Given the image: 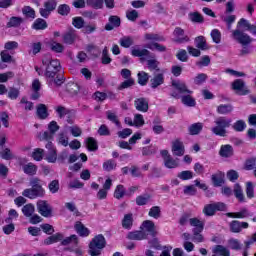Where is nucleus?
<instances>
[{
  "instance_id": "f257e3e1",
  "label": "nucleus",
  "mask_w": 256,
  "mask_h": 256,
  "mask_svg": "<svg viewBox=\"0 0 256 256\" xmlns=\"http://www.w3.org/2000/svg\"><path fill=\"white\" fill-rule=\"evenodd\" d=\"M172 87H174V89H177L178 93L182 95L181 103H183V105H185L186 107H195V105H197L195 98L191 96L193 94V91L189 90L185 82L181 80H172Z\"/></svg>"
},
{
  "instance_id": "f03ea898",
  "label": "nucleus",
  "mask_w": 256,
  "mask_h": 256,
  "mask_svg": "<svg viewBox=\"0 0 256 256\" xmlns=\"http://www.w3.org/2000/svg\"><path fill=\"white\" fill-rule=\"evenodd\" d=\"M30 187L22 192L23 197L27 199H37L39 197H45V188H43V180L38 177L30 179Z\"/></svg>"
},
{
  "instance_id": "7ed1b4c3",
  "label": "nucleus",
  "mask_w": 256,
  "mask_h": 256,
  "mask_svg": "<svg viewBox=\"0 0 256 256\" xmlns=\"http://www.w3.org/2000/svg\"><path fill=\"white\" fill-rule=\"evenodd\" d=\"M42 65L45 67L44 75L46 79H55L57 73L61 71V62L57 59H53L49 54L43 57Z\"/></svg>"
},
{
  "instance_id": "20e7f679",
  "label": "nucleus",
  "mask_w": 256,
  "mask_h": 256,
  "mask_svg": "<svg viewBox=\"0 0 256 256\" xmlns=\"http://www.w3.org/2000/svg\"><path fill=\"white\" fill-rule=\"evenodd\" d=\"M107 245V240L103 234L96 235L89 244L88 253L91 256H101V251L105 249Z\"/></svg>"
},
{
  "instance_id": "39448f33",
  "label": "nucleus",
  "mask_w": 256,
  "mask_h": 256,
  "mask_svg": "<svg viewBox=\"0 0 256 256\" xmlns=\"http://www.w3.org/2000/svg\"><path fill=\"white\" fill-rule=\"evenodd\" d=\"M189 223L191 227H194L192 230V233H193L192 241L194 243H203V241H205V238L201 235V233H203L205 224H203V222H201V220H199L198 218H191L189 220Z\"/></svg>"
},
{
  "instance_id": "423d86ee",
  "label": "nucleus",
  "mask_w": 256,
  "mask_h": 256,
  "mask_svg": "<svg viewBox=\"0 0 256 256\" xmlns=\"http://www.w3.org/2000/svg\"><path fill=\"white\" fill-rule=\"evenodd\" d=\"M36 208L42 217H53V207L51 204H49V202H47V200H38L36 203Z\"/></svg>"
},
{
  "instance_id": "0eeeda50",
  "label": "nucleus",
  "mask_w": 256,
  "mask_h": 256,
  "mask_svg": "<svg viewBox=\"0 0 256 256\" xmlns=\"http://www.w3.org/2000/svg\"><path fill=\"white\" fill-rule=\"evenodd\" d=\"M231 89L236 93V95L240 96L249 95V93H251L243 79L234 80L231 84Z\"/></svg>"
},
{
  "instance_id": "6e6552de",
  "label": "nucleus",
  "mask_w": 256,
  "mask_h": 256,
  "mask_svg": "<svg viewBox=\"0 0 256 256\" xmlns=\"http://www.w3.org/2000/svg\"><path fill=\"white\" fill-rule=\"evenodd\" d=\"M233 37L235 41L242 45V47H247V45H251V43H253V38H251V36L241 31L240 29H236L233 31Z\"/></svg>"
},
{
  "instance_id": "1a4fd4ad",
  "label": "nucleus",
  "mask_w": 256,
  "mask_h": 256,
  "mask_svg": "<svg viewBox=\"0 0 256 256\" xmlns=\"http://www.w3.org/2000/svg\"><path fill=\"white\" fill-rule=\"evenodd\" d=\"M55 9H57V0H47L44 2V8H40V15L47 19Z\"/></svg>"
},
{
  "instance_id": "9d476101",
  "label": "nucleus",
  "mask_w": 256,
  "mask_h": 256,
  "mask_svg": "<svg viewBox=\"0 0 256 256\" xmlns=\"http://www.w3.org/2000/svg\"><path fill=\"white\" fill-rule=\"evenodd\" d=\"M163 83H165V71L154 72V75L150 80L151 89H157V87H161Z\"/></svg>"
},
{
  "instance_id": "9b49d317",
  "label": "nucleus",
  "mask_w": 256,
  "mask_h": 256,
  "mask_svg": "<svg viewBox=\"0 0 256 256\" xmlns=\"http://www.w3.org/2000/svg\"><path fill=\"white\" fill-rule=\"evenodd\" d=\"M141 231L147 234V237L151 235V237H157V230L155 229V223L151 220H145L141 227Z\"/></svg>"
},
{
  "instance_id": "f8f14e48",
  "label": "nucleus",
  "mask_w": 256,
  "mask_h": 256,
  "mask_svg": "<svg viewBox=\"0 0 256 256\" xmlns=\"http://www.w3.org/2000/svg\"><path fill=\"white\" fill-rule=\"evenodd\" d=\"M134 107L136 111H140V113H147V111H149V99L145 97L135 99Z\"/></svg>"
},
{
  "instance_id": "ddd939ff",
  "label": "nucleus",
  "mask_w": 256,
  "mask_h": 256,
  "mask_svg": "<svg viewBox=\"0 0 256 256\" xmlns=\"http://www.w3.org/2000/svg\"><path fill=\"white\" fill-rule=\"evenodd\" d=\"M174 35V41L175 43H189L191 39L189 36H185V30H183L181 27H176L173 32Z\"/></svg>"
},
{
  "instance_id": "4468645a",
  "label": "nucleus",
  "mask_w": 256,
  "mask_h": 256,
  "mask_svg": "<svg viewBox=\"0 0 256 256\" xmlns=\"http://www.w3.org/2000/svg\"><path fill=\"white\" fill-rule=\"evenodd\" d=\"M216 126L212 128V133L219 137H225V118L219 117L215 121Z\"/></svg>"
},
{
  "instance_id": "2eb2a0df",
  "label": "nucleus",
  "mask_w": 256,
  "mask_h": 256,
  "mask_svg": "<svg viewBox=\"0 0 256 256\" xmlns=\"http://www.w3.org/2000/svg\"><path fill=\"white\" fill-rule=\"evenodd\" d=\"M243 229H249V223L240 222L239 220H234L229 223V230L231 233H241Z\"/></svg>"
},
{
  "instance_id": "dca6fc26",
  "label": "nucleus",
  "mask_w": 256,
  "mask_h": 256,
  "mask_svg": "<svg viewBox=\"0 0 256 256\" xmlns=\"http://www.w3.org/2000/svg\"><path fill=\"white\" fill-rule=\"evenodd\" d=\"M113 187V180L111 178L106 179L105 183L103 184V188L100 189L96 195L97 199L103 200L107 199V193Z\"/></svg>"
},
{
  "instance_id": "f3484780",
  "label": "nucleus",
  "mask_w": 256,
  "mask_h": 256,
  "mask_svg": "<svg viewBox=\"0 0 256 256\" xmlns=\"http://www.w3.org/2000/svg\"><path fill=\"white\" fill-rule=\"evenodd\" d=\"M172 153L176 157H183L185 155V145L181 140L177 139L172 143Z\"/></svg>"
},
{
  "instance_id": "a211bd4d",
  "label": "nucleus",
  "mask_w": 256,
  "mask_h": 256,
  "mask_svg": "<svg viewBox=\"0 0 256 256\" xmlns=\"http://www.w3.org/2000/svg\"><path fill=\"white\" fill-rule=\"evenodd\" d=\"M121 27V18L119 16L112 15L108 18V23L105 25L106 31H113V29H117Z\"/></svg>"
},
{
  "instance_id": "6ab92c4d",
  "label": "nucleus",
  "mask_w": 256,
  "mask_h": 256,
  "mask_svg": "<svg viewBox=\"0 0 256 256\" xmlns=\"http://www.w3.org/2000/svg\"><path fill=\"white\" fill-rule=\"evenodd\" d=\"M226 217H230L231 219H247V217H251V213H249V209L242 208L239 212L226 213Z\"/></svg>"
},
{
  "instance_id": "aec40b11",
  "label": "nucleus",
  "mask_w": 256,
  "mask_h": 256,
  "mask_svg": "<svg viewBox=\"0 0 256 256\" xmlns=\"http://www.w3.org/2000/svg\"><path fill=\"white\" fill-rule=\"evenodd\" d=\"M127 239H130V241H143V239H147V233L142 230L129 232Z\"/></svg>"
},
{
  "instance_id": "412c9836",
  "label": "nucleus",
  "mask_w": 256,
  "mask_h": 256,
  "mask_svg": "<svg viewBox=\"0 0 256 256\" xmlns=\"http://www.w3.org/2000/svg\"><path fill=\"white\" fill-rule=\"evenodd\" d=\"M24 21L25 20L22 17L12 16L7 22L6 27L8 29H11V28L17 29L18 27H21V25H23Z\"/></svg>"
},
{
  "instance_id": "4be33fe9",
  "label": "nucleus",
  "mask_w": 256,
  "mask_h": 256,
  "mask_svg": "<svg viewBox=\"0 0 256 256\" xmlns=\"http://www.w3.org/2000/svg\"><path fill=\"white\" fill-rule=\"evenodd\" d=\"M36 115L38 119L45 120L49 117V110L47 109V105L38 104L36 107Z\"/></svg>"
},
{
  "instance_id": "5701e85b",
  "label": "nucleus",
  "mask_w": 256,
  "mask_h": 256,
  "mask_svg": "<svg viewBox=\"0 0 256 256\" xmlns=\"http://www.w3.org/2000/svg\"><path fill=\"white\" fill-rule=\"evenodd\" d=\"M194 44L197 49H200V51H207L209 47L207 46V39H205V36H197L194 39Z\"/></svg>"
},
{
  "instance_id": "b1692460",
  "label": "nucleus",
  "mask_w": 256,
  "mask_h": 256,
  "mask_svg": "<svg viewBox=\"0 0 256 256\" xmlns=\"http://www.w3.org/2000/svg\"><path fill=\"white\" fill-rule=\"evenodd\" d=\"M75 231L76 233H78V235H80V237H89V233H91L89 231V228L85 227V225H83V223L81 222H76L75 224Z\"/></svg>"
},
{
  "instance_id": "393cba45",
  "label": "nucleus",
  "mask_w": 256,
  "mask_h": 256,
  "mask_svg": "<svg viewBox=\"0 0 256 256\" xmlns=\"http://www.w3.org/2000/svg\"><path fill=\"white\" fill-rule=\"evenodd\" d=\"M145 47L146 49H150V51H158L159 53H165V51H167V46L157 42L148 43Z\"/></svg>"
},
{
  "instance_id": "a878e982",
  "label": "nucleus",
  "mask_w": 256,
  "mask_h": 256,
  "mask_svg": "<svg viewBox=\"0 0 256 256\" xmlns=\"http://www.w3.org/2000/svg\"><path fill=\"white\" fill-rule=\"evenodd\" d=\"M47 27V21H45L43 18H37L32 24V29L35 31H44V29H47Z\"/></svg>"
},
{
  "instance_id": "bb28decb",
  "label": "nucleus",
  "mask_w": 256,
  "mask_h": 256,
  "mask_svg": "<svg viewBox=\"0 0 256 256\" xmlns=\"http://www.w3.org/2000/svg\"><path fill=\"white\" fill-rule=\"evenodd\" d=\"M234 196L240 203H245V194L243 193V188L239 184L234 185Z\"/></svg>"
},
{
  "instance_id": "cd10ccee",
  "label": "nucleus",
  "mask_w": 256,
  "mask_h": 256,
  "mask_svg": "<svg viewBox=\"0 0 256 256\" xmlns=\"http://www.w3.org/2000/svg\"><path fill=\"white\" fill-rule=\"evenodd\" d=\"M63 237L64 236L61 233L53 234L44 240V245H53V243H59V241H63Z\"/></svg>"
},
{
  "instance_id": "c85d7f7f",
  "label": "nucleus",
  "mask_w": 256,
  "mask_h": 256,
  "mask_svg": "<svg viewBox=\"0 0 256 256\" xmlns=\"http://www.w3.org/2000/svg\"><path fill=\"white\" fill-rule=\"evenodd\" d=\"M223 177H225V174L223 172H217L216 174H213L211 176V181L215 187H221L223 185Z\"/></svg>"
},
{
  "instance_id": "c756f323",
  "label": "nucleus",
  "mask_w": 256,
  "mask_h": 256,
  "mask_svg": "<svg viewBox=\"0 0 256 256\" xmlns=\"http://www.w3.org/2000/svg\"><path fill=\"white\" fill-rule=\"evenodd\" d=\"M188 131L190 135H199V133L203 131V123L197 122V123L191 124L188 128Z\"/></svg>"
},
{
  "instance_id": "7c9ffc66",
  "label": "nucleus",
  "mask_w": 256,
  "mask_h": 256,
  "mask_svg": "<svg viewBox=\"0 0 256 256\" xmlns=\"http://www.w3.org/2000/svg\"><path fill=\"white\" fill-rule=\"evenodd\" d=\"M164 166L167 169H177V167H179V159H174L170 156L164 160Z\"/></svg>"
},
{
  "instance_id": "2f4dec72",
  "label": "nucleus",
  "mask_w": 256,
  "mask_h": 256,
  "mask_svg": "<svg viewBox=\"0 0 256 256\" xmlns=\"http://www.w3.org/2000/svg\"><path fill=\"white\" fill-rule=\"evenodd\" d=\"M122 227L123 229H131L133 227V214L129 213L124 215V218L122 220Z\"/></svg>"
},
{
  "instance_id": "473e14b6",
  "label": "nucleus",
  "mask_w": 256,
  "mask_h": 256,
  "mask_svg": "<svg viewBox=\"0 0 256 256\" xmlns=\"http://www.w3.org/2000/svg\"><path fill=\"white\" fill-rule=\"evenodd\" d=\"M151 201V195L144 194L136 197V205L139 207H143V205H147Z\"/></svg>"
},
{
  "instance_id": "72a5a7b5",
  "label": "nucleus",
  "mask_w": 256,
  "mask_h": 256,
  "mask_svg": "<svg viewBox=\"0 0 256 256\" xmlns=\"http://www.w3.org/2000/svg\"><path fill=\"white\" fill-rule=\"evenodd\" d=\"M147 66L150 71H155L154 73H161V71H165L159 68V61H157L156 59L148 60Z\"/></svg>"
},
{
  "instance_id": "f704fd0d",
  "label": "nucleus",
  "mask_w": 256,
  "mask_h": 256,
  "mask_svg": "<svg viewBox=\"0 0 256 256\" xmlns=\"http://www.w3.org/2000/svg\"><path fill=\"white\" fill-rule=\"evenodd\" d=\"M20 95H21V90H19V88L10 87L8 89V94H7L8 99L15 101V100L19 99Z\"/></svg>"
},
{
  "instance_id": "c9c22d12",
  "label": "nucleus",
  "mask_w": 256,
  "mask_h": 256,
  "mask_svg": "<svg viewBox=\"0 0 256 256\" xmlns=\"http://www.w3.org/2000/svg\"><path fill=\"white\" fill-rule=\"evenodd\" d=\"M23 171L26 175H36L37 174V166L33 163H28L23 166Z\"/></svg>"
},
{
  "instance_id": "e433bc0d",
  "label": "nucleus",
  "mask_w": 256,
  "mask_h": 256,
  "mask_svg": "<svg viewBox=\"0 0 256 256\" xmlns=\"http://www.w3.org/2000/svg\"><path fill=\"white\" fill-rule=\"evenodd\" d=\"M48 189L52 195H55V193H59V189H61V184L59 183L58 179L52 180L48 184Z\"/></svg>"
},
{
  "instance_id": "4c0bfd02",
  "label": "nucleus",
  "mask_w": 256,
  "mask_h": 256,
  "mask_svg": "<svg viewBox=\"0 0 256 256\" xmlns=\"http://www.w3.org/2000/svg\"><path fill=\"white\" fill-rule=\"evenodd\" d=\"M22 15H24L26 19H35V9H33L31 6H24L22 8Z\"/></svg>"
},
{
  "instance_id": "58836bf2",
  "label": "nucleus",
  "mask_w": 256,
  "mask_h": 256,
  "mask_svg": "<svg viewBox=\"0 0 256 256\" xmlns=\"http://www.w3.org/2000/svg\"><path fill=\"white\" fill-rule=\"evenodd\" d=\"M138 77V84L142 87H145L147 83L149 82V74L145 71H141L137 74Z\"/></svg>"
},
{
  "instance_id": "ea45409f",
  "label": "nucleus",
  "mask_w": 256,
  "mask_h": 256,
  "mask_svg": "<svg viewBox=\"0 0 256 256\" xmlns=\"http://www.w3.org/2000/svg\"><path fill=\"white\" fill-rule=\"evenodd\" d=\"M86 147L88 151H97L99 149V145L97 144V140L93 137H88L86 139Z\"/></svg>"
},
{
  "instance_id": "a19ab883",
  "label": "nucleus",
  "mask_w": 256,
  "mask_h": 256,
  "mask_svg": "<svg viewBox=\"0 0 256 256\" xmlns=\"http://www.w3.org/2000/svg\"><path fill=\"white\" fill-rule=\"evenodd\" d=\"M157 153V146L150 145L142 148L143 157H149L151 155H155Z\"/></svg>"
},
{
  "instance_id": "79ce46f5",
  "label": "nucleus",
  "mask_w": 256,
  "mask_h": 256,
  "mask_svg": "<svg viewBox=\"0 0 256 256\" xmlns=\"http://www.w3.org/2000/svg\"><path fill=\"white\" fill-rule=\"evenodd\" d=\"M106 117H107L108 121H111V123H115L116 127H118V129H121V122L119 121L117 114H115L111 111H107Z\"/></svg>"
},
{
  "instance_id": "37998d69",
  "label": "nucleus",
  "mask_w": 256,
  "mask_h": 256,
  "mask_svg": "<svg viewBox=\"0 0 256 256\" xmlns=\"http://www.w3.org/2000/svg\"><path fill=\"white\" fill-rule=\"evenodd\" d=\"M232 129L237 133H241L247 129V123H245V120H238L232 125Z\"/></svg>"
},
{
  "instance_id": "c03bdc74",
  "label": "nucleus",
  "mask_w": 256,
  "mask_h": 256,
  "mask_svg": "<svg viewBox=\"0 0 256 256\" xmlns=\"http://www.w3.org/2000/svg\"><path fill=\"white\" fill-rule=\"evenodd\" d=\"M24 217H31L35 213V206L33 204H26L22 207Z\"/></svg>"
},
{
  "instance_id": "a18cd8bd",
  "label": "nucleus",
  "mask_w": 256,
  "mask_h": 256,
  "mask_svg": "<svg viewBox=\"0 0 256 256\" xmlns=\"http://www.w3.org/2000/svg\"><path fill=\"white\" fill-rule=\"evenodd\" d=\"M133 43V38L130 36H124L119 41V44L121 45V47H124V49H129V47H131Z\"/></svg>"
},
{
  "instance_id": "49530a36",
  "label": "nucleus",
  "mask_w": 256,
  "mask_h": 256,
  "mask_svg": "<svg viewBox=\"0 0 256 256\" xmlns=\"http://www.w3.org/2000/svg\"><path fill=\"white\" fill-rule=\"evenodd\" d=\"M57 13L62 15V17H67L71 13V7L67 4H61L57 8Z\"/></svg>"
},
{
  "instance_id": "de8ad7c7",
  "label": "nucleus",
  "mask_w": 256,
  "mask_h": 256,
  "mask_svg": "<svg viewBox=\"0 0 256 256\" xmlns=\"http://www.w3.org/2000/svg\"><path fill=\"white\" fill-rule=\"evenodd\" d=\"M228 247L233 251H241V242L238 239L232 238L228 240Z\"/></svg>"
},
{
  "instance_id": "09e8293b",
  "label": "nucleus",
  "mask_w": 256,
  "mask_h": 256,
  "mask_svg": "<svg viewBox=\"0 0 256 256\" xmlns=\"http://www.w3.org/2000/svg\"><path fill=\"white\" fill-rule=\"evenodd\" d=\"M131 55L133 57H149V55H151V52L147 49H132Z\"/></svg>"
},
{
  "instance_id": "8fccbe9b",
  "label": "nucleus",
  "mask_w": 256,
  "mask_h": 256,
  "mask_svg": "<svg viewBox=\"0 0 256 256\" xmlns=\"http://www.w3.org/2000/svg\"><path fill=\"white\" fill-rule=\"evenodd\" d=\"M135 85V79L129 78L123 81L119 86H118V91H123L124 89H129Z\"/></svg>"
},
{
  "instance_id": "3c124183",
  "label": "nucleus",
  "mask_w": 256,
  "mask_h": 256,
  "mask_svg": "<svg viewBox=\"0 0 256 256\" xmlns=\"http://www.w3.org/2000/svg\"><path fill=\"white\" fill-rule=\"evenodd\" d=\"M0 157L5 159V161H11L14 158L13 153H11V149L9 148H0Z\"/></svg>"
},
{
  "instance_id": "603ef678",
  "label": "nucleus",
  "mask_w": 256,
  "mask_h": 256,
  "mask_svg": "<svg viewBox=\"0 0 256 256\" xmlns=\"http://www.w3.org/2000/svg\"><path fill=\"white\" fill-rule=\"evenodd\" d=\"M70 243H74V245L79 244V238L77 237V235L73 234L65 239H62L61 241V245L63 246L69 245Z\"/></svg>"
},
{
  "instance_id": "864d4df0",
  "label": "nucleus",
  "mask_w": 256,
  "mask_h": 256,
  "mask_svg": "<svg viewBox=\"0 0 256 256\" xmlns=\"http://www.w3.org/2000/svg\"><path fill=\"white\" fill-rule=\"evenodd\" d=\"M125 194V186L121 184L117 185L114 191L115 199H123V197H125Z\"/></svg>"
},
{
  "instance_id": "5fc2aeb1",
  "label": "nucleus",
  "mask_w": 256,
  "mask_h": 256,
  "mask_svg": "<svg viewBox=\"0 0 256 256\" xmlns=\"http://www.w3.org/2000/svg\"><path fill=\"white\" fill-rule=\"evenodd\" d=\"M63 41L67 45H73L75 43V32L69 31L63 36Z\"/></svg>"
},
{
  "instance_id": "6e6d98bb",
  "label": "nucleus",
  "mask_w": 256,
  "mask_h": 256,
  "mask_svg": "<svg viewBox=\"0 0 256 256\" xmlns=\"http://www.w3.org/2000/svg\"><path fill=\"white\" fill-rule=\"evenodd\" d=\"M72 25L75 29H83L85 27V19L83 17H74L72 19Z\"/></svg>"
},
{
  "instance_id": "4d7b16f0",
  "label": "nucleus",
  "mask_w": 256,
  "mask_h": 256,
  "mask_svg": "<svg viewBox=\"0 0 256 256\" xmlns=\"http://www.w3.org/2000/svg\"><path fill=\"white\" fill-rule=\"evenodd\" d=\"M178 179H181V181H189V179H193V172L190 170H184L177 175Z\"/></svg>"
},
{
  "instance_id": "13d9d810",
  "label": "nucleus",
  "mask_w": 256,
  "mask_h": 256,
  "mask_svg": "<svg viewBox=\"0 0 256 256\" xmlns=\"http://www.w3.org/2000/svg\"><path fill=\"white\" fill-rule=\"evenodd\" d=\"M246 195L248 199H253V197H255V185L253 182L246 183Z\"/></svg>"
},
{
  "instance_id": "bf43d9fd",
  "label": "nucleus",
  "mask_w": 256,
  "mask_h": 256,
  "mask_svg": "<svg viewBox=\"0 0 256 256\" xmlns=\"http://www.w3.org/2000/svg\"><path fill=\"white\" fill-rule=\"evenodd\" d=\"M189 19L192 23H204L203 16L199 12H192L189 14Z\"/></svg>"
},
{
  "instance_id": "052dcab7",
  "label": "nucleus",
  "mask_w": 256,
  "mask_h": 256,
  "mask_svg": "<svg viewBox=\"0 0 256 256\" xmlns=\"http://www.w3.org/2000/svg\"><path fill=\"white\" fill-rule=\"evenodd\" d=\"M145 39L147 41H165V37L155 33H146Z\"/></svg>"
},
{
  "instance_id": "680f3d73",
  "label": "nucleus",
  "mask_w": 256,
  "mask_h": 256,
  "mask_svg": "<svg viewBox=\"0 0 256 256\" xmlns=\"http://www.w3.org/2000/svg\"><path fill=\"white\" fill-rule=\"evenodd\" d=\"M44 155H45V150L41 148H36L32 153V158L34 159V161H42Z\"/></svg>"
},
{
  "instance_id": "e2e57ef3",
  "label": "nucleus",
  "mask_w": 256,
  "mask_h": 256,
  "mask_svg": "<svg viewBox=\"0 0 256 256\" xmlns=\"http://www.w3.org/2000/svg\"><path fill=\"white\" fill-rule=\"evenodd\" d=\"M244 167L246 171H253V169H256V157L247 159Z\"/></svg>"
},
{
  "instance_id": "0e129e2a",
  "label": "nucleus",
  "mask_w": 256,
  "mask_h": 256,
  "mask_svg": "<svg viewBox=\"0 0 256 256\" xmlns=\"http://www.w3.org/2000/svg\"><path fill=\"white\" fill-rule=\"evenodd\" d=\"M149 217H153L154 219H159L161 217V207L154 206L149 210Z\"/></svg>"
},
{
  "instance_id": "69168bd1",
  "label": "nucleus",
  "mask_w": 256,
  "mask_h": 256,
  "mask_svg": "<svg viewBox=\"0 0 256 256\" xmlns=\"http://www.w3.org/2000/svg\"><path fill=\"white\" fill-rule=\"evenodd\" d=\"M203 213L206 217H213L215 215V207L213 204H207L203 208Z\"/></svg>"
},
{
  "instance_id": "338daca9",
  "label": "nucleus",
  "mask_w": 256,
  "mask_h": 256,
  "mask_svg": "<svg viewBox=\"0 0 256 256\" xmlns=\"http://www.w3.org/2000/svg\"><path fill=\"white\" fill-rule=\"evenodd\" d=\"M213 43H221V32L218 29H213L210 33Z\"/></svg>"
},
{
  "instance_id": "774afa93",
  "label": "nucleus",
  "mask_w": 256,
  "mask_h": 256,
  "mask_svg": "<svg viewBox=\"0 0 256 256\" xmlns=\"http://www.w3.org/2000/svg\"><path fill=\"white\" fill-rule=\"evenodd\" d=\"M45 159L48 163H56L57 150H51V152H47Z\"/></svg>"
}]
</instances>
